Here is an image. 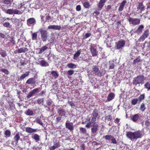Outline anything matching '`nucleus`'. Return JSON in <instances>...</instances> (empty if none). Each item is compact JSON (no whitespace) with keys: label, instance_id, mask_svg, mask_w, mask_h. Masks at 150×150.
<instances>
[{"label":"nucleus","instance_id":"ddd939ff","mask_svg":"<svg viewBox=\"0 0 150 150\" xmlns=\"http://www.w3.org/2000/svg\"><path fill=\"white\" fill-rule=\"evenodd\" d=\"M57 112L59 115L62 117H65L66 116V112L63 109H62L61 108H58L57 109Z\"/></svg>","mask_w":150,"mask_h":150},{"label":"nucleus","instance_id":"052dcab7","mask_svg":"<svg viewBox=\"0 0 150 150\" xmlns=\"http://www.w3.org/2000/svg\"><path fill=\"white\" fill-rule=\"evenodd\" d=\"M68 103L71 107H75V106L74 103L72 101H69Z\"/></svg>","mask_w":150,"mask_h":150},{"label":"nucleus","instance_id":"4be33fe9","mask_svg":"<svg viewBox=\"0 0 150 150\" xmlns=\"http://www.w3.org/2000/svg\"><path fill=\"white\" fill-rule=\"evenodd\" d=\"M127 1L125 0L123 1L120 4V5L118 8V11H122L123 10L125 4L126 3Z\"/></svg>","mask_w":150,"mask_h":150},{"label":"nucleus","instance_id":"6e6d98bb","mask_svg":"<svg viewBox=\"0 0 150 150\" xmlns=\"http://www.w3.org/2000/svg\"><path fill=\"white\" fill-rule=\"evenodd\" d=\"M96 117H94L93 116V117H92V119H91V123H94V122H96Z\"/></svg>","mask_w":150,"mask_h":150},{"label":"nucleus","instance_id":"338daca9","mask_svg":"<svg viewBox=\"0 0 150 150\" xmlns=\"http://www.w3.org/2000/svg\"><path fill=\"white\" fill-rule=\"evenodd\" d=\"M0 37H1V38H5V35L3 34L0 33Z\"/></svg>","mask_w":150,"mask_h":150},{"label":"nucleus","instance_id":"58836bf2","mask_svg":"<svg viewBox=\"0 0 150 150\" xmlns=\"http://www.w3.org/2000/svg\"><path fill=\"white\" fill-rule=\"evenodd\" d=\"M37 103L38 104L40 105L41 104L42 105H43L44 98H42L38 99L37 100Z\"/></svg>","mask_w":150,"mask_h":150},{"label":"nucleus","instance_id":"f3484780","mask_svg":"<svg viewBox=\"0 0 150 150\" xmlns=\"http://www.w3.org/2000/svg\"><path fill=\"white\" fill-rule=\"evenodd\" d=\"M53 144V145L50 147V150H54L56 148L60 146V144L59 142H57V141H56V142L54 141Z\"/></svg>","mask_w":150,"mask_h":150},{"label":"nucleus","instance_id":"20e7f679","mask_svg":"<svg viewBox=\"0 0 150 150\" xmlns=\"http://www.w3.org/2000/svg\"><path fill=\"white\" fill-rule=\"evenodd\" d=\"M41 35V38L43 42H46L48 37V33L47 30L40 29L39 30Z\"/></svg>","mask_w":150,"mask_h":150},{"label":"nucleus","instance_id":"f03ea898","mask_svg":"<svg viewBox=\"0 0 150 150\" xmlns=\"http://www.w3.org/2000/svg\"><path fill=\"white\" fill-rule=\"evenodd\" d=\"M144 76L142 75H139L134 78L133 80V83L136 85L142 83V82L144 81Z\"/></svg>","mask_w":150,"mask_h":150},{"label":"nucleus","instance_id":"9d476101","mask_svg":"<svg viewBox=\"0 0 150 150\" xmlns=\"http://www.w3.org/2000/svg\"><path fill=\"white\" fill-rule=\"evenodd\" d=\"M36 20L33 18L28 19L27 21V23L29 26H33L36 23Z\"/></svg>","mask_w":150,"mask_h":150},{"label":"nucleus","instance_id":"72a5a7b5","mask_svg":"<svg viewBox=\"0 0 150 150\" xmlns=\"http://www.w3.org/2000/svg\"><path fill=\"white\" fill-rule=\"evenodd\" d=\"M93 116L97 117L98 115V111L97 109L94 110L92 113Z\"/></svg>","mask_w":150,"mask_h":150},{"label":"nucleus","instance_id":"7c9ffc66","mask_svg":"<svg viewBox=\"0 0 150 150\" xmlns=\"http://www.w3.org/2000/svg\"><path fill=\"white\" fill-rule=\"evenodd\" d=\"M30 73L29 71H27L25 72V74H24L21 76L20 77V79L22 80L24 79L25 77L28 76L29 75Z\"/></svg>","mask_w":150,"mask_h":150},{"label":"nucleus","instance_id":"4468645a","mask_svg":"<svg viewBox=\"0 0 150 150\" xmlns=\"http://www.w3.org/2000/svg\"><path fill=\"white\" fill-rule=\"evenodd\" d=\"M106 0H100L99 3L98 4V11L100 10L104 6L106 2Z\"/></svg>","mask_w":150,"mask_h":150},{"label":"nucleus","instance_id":"49530a36","mask_svg":"<svg viewBox=\"0 0 150 150\" xmlns=\"http://www.w3.org/2000/svg\"><path fill=\"white\" fill-rule=\"evenodd\" d=\"M112 119V116L110 115H109L108 116H106L105 117V120H107L108 121H110Z\"/></svg>","mask_w":150,"mask_h":150},{"label":"nucleus","instance_id":"f8f14e48","mask_svg":"<svg viewBox=\"0 0 150 150\" xmlns=\"http://www.w3.org/2000/svg\"><path fill=\"white\" fill-rule=\"evenodd\" d=\"M72 123L67 121L65 123V126L70 131H72L74 129V126Z\"/></svg>","mask_w":150,"mask_h":150},{"label":"nucleus","instance_id":"de8ad7c7","mask_svg":"<svg viewBox=\"0 0 150 150\" xmlns=\"http://www.w3.org/2000/svg\"><path fill=\"white\" fill-rule=\"evenodd\" d=\"M3 3L6 5H11V2L10 0H4Z\"/></svg>","mask_w":150,"mask_h":150},{"label":"nucleus","instance_id":"a211bd4d","mask_svg":"<svg viewBox=\"0 0 150 150\" xmlns=\"http://www.w3.org/2000/svg\"><path fill=\"white\" fill-rule=\"evenodd\" d=\"M141 116V115L139 114H136L131 117V119L134 122L138 120Z\"/></svg>","mask_w":150,"mask_h":150},{"label":"nucleus","instance_id":"37998d69","mask_svg":"<svg viewBox=\"0 0 150 150\" xmlns=\"http://www.w3.org/2000/svg\"><path fill=\"white\" fill-rule=\"evenodd\" d=\"M112 137L111 135H107L104 136V138L106 140H110Z\"/></svg>","mask_w":150,"mask_h":150},{"label":"nucleus","instance_id":"423d86ee","mask_svg":"<svg viewBox=\"0 0 150 150\" xmlns=\"http://www.w3.org/2000/svg\"><path fill=\"white\" fill-rule=\"evenodd\" d=\"M149 36V30L147 29L145 30L142 35L139 39L138 41L139 42L143 41L144 40L147 38Z\"/></svg>","mask_w":150,"mask_h":150},{"label":"nucleus","instance_id":"6e6552de","mask_svg":"<svg viewBox=\"0 0 150 150\" xmlns=\"http://www.w3.org/2000/svg\"><path fill=\"white\" fill-rule=\"evenodd\" d=\"M92 128L91 129V134L96 135L98 130V125L96 123H94L92 126Z\"/></svg>","mask_w":150,"mask_h":150},{"label":"nucleus","instance_id":"1a4fd4ad","mask_svg":"<svg viewBox=\"0 0 150 150\" xmlns=\"http://www.w3.org/2000/svg\"><path fill=\"white\" fill-rule=\"evenodd\" d=\"M96 48L95 45L93 44L91 46L90 50L93 56H97L98 52L96 50Z\"/></svg>","mask_w":150,"mask_h":150},{"label":"nucleus","instance_id":"dca6fc26","mask_svg":"<svg viewBox=\"0 0 150 150\" xmlns=\"http://www.w3.org/2000/svg\"><path fill=\"white\" fill-rule=\"evenodd\" d=\"M48 28L49 29L59 30H60L61 27L59 25H51L48 27Z\"/></svg>","mask_w":150,"mask_h":150},{"label":"nucleus","instance_id":"c756f323","mask_svg":"<svg viewBox=\"0 0 150 150\" xmlns=\"http://www.w3.org/2000/svg\"><path fill=\"white\" fill-rule=\"evenodd\" d=\"M42 116H40V118L37 117L35 120V121L40 125L43 126V123L41 120Z\"/></svg>","mask_w":150,"mask_h":150},{"label":"nucleus","instance_id":"9b49d317","mask_svg":"<svg viewBox=\"0 0 150 150\" xmlns=\"http://www.w3.org/2000/svg\"><path fill=\"white\" fill-rule=\"evenodd\" d=\"M92 69L96 74L99 76H101L103 75L102 73L99 70V68L97 66H93Z\"/></svg>","mask_w":150,"mask_h":150},{"label":"nucleus","instance_id":"774afa93","mask_svg":"<svg viewBox=\"0 0 150 150\" xmlns=\"http://www.w3.org/2000/svg\"><path fill=\"white\" fill-rule=\"evenodd\" d=\"M120 119L118 118H116L115 120V123H118L120 121Z\"/></svg>","mask_w":150,"mask_h":150},{"label":"nucleus","instance_id":"4d7b16f0","mask_svg":"<svg viewBox=\"0 0 150 150\" xmlns=\"http://www.w3.org/2000/svg\"><path fill=\"white\" fill-rule=\"evenodd\" d=\"M33 95V94L30 91L27 95L26 97L27 98H29Z\"/></svg>","mask_w":150,"mask_h":150},{"label":"nucleus","instance_id":"2eb2a0df","mask_svg":"<svg viewBox=\"0 0 150 150\" xmlns=\"http://www.w3.org/2000/svg\"><path fill=\"white\" fill-rule=\"evenodd\" d=\"M25 131L27 132L30 134L36 132L37 131V129L32 128L30 127H28L25 128Z\"/></svg>","mask_w":150,"mask_h":150},{"label":"nucleus","instance_id":"09e8293b","mask_svg":"<svg viewBox=\"0 0 150 150\" xmlns=\"http://www.w3.org/2000/svg\"><path fill=\"white\" fill-rule=\"evenodd\" d=\"M74 72V71L72 70H70L67 71V75L68 76H71L72 75Z\"/></svg>","mask_w":150,"mask_h":150},{"label":"nucleus","instance_id":"473e14b6","mask_svg":"<svg viewBox=\"0 0 150 150\" xmlns=\"http://www.w3.org/2000/svg\"><path fill=\"white\" fill-rule=\"evenodd\" d=\"M67 66L69 68L72 69H74L76 67V65L72 63L68 64L67 65Z\"/></svg>","mask_w":150,"mask_h":150},{"label":"nucleus","instance_id":"ea45409f","mask_svg":"<svg viewBox=\"0 0 150 150\" xmlns=\"http://www.w3.org/2000/svg\"><path fill=\"white\" fill-rule=\"evenodd\" d=\"M145 95L144 94H142L138 98V99L139 100V103H140V102L144 99V98Z\"/></svg>","mask_w":150,"mask_h":150},{"label":"nucleus","instance_id":"a18cd8bd","mask_svg":"<svg viewBox=\"0 0 150 150\" xmlns=\"http://www.w3.org/2000/svg\"><path fill=\"white\" fill-rule=\"evenodd\" d=\"M146 109L145 105L144 103H142L140 107V110L142 112H144Z\"/></svg>","mask_w":150,"mask_h":150},{"label":"nucleus","instance_id":"a19ab883","mask_svg":"<svg viewBox=\"0 0 150 150\" xmlns=\"http://www.w3.org/2000/svg\"><path fill=\"white\" fill-rule=\"evenodd\" d=\"M32 39L33 40H35L37 39V34L36 33H32Z\"/></svg>","mask_w":150,"mask_h":150},{"label":"nucleus","instance_id":"6ab92c4d","mask_svg":"<svg viewBox=\"0 0 150 150\" xmlns=\"http://www.w3.org/2000/svg\"><path fill=\"white\" fill-rule=\"evenodd\" d=\"M144 28V26L143 25H140L136 30V33L138 34L141 33L142 32V30Z\"/></svg>","mask_w":150,"mask_h":150},{"label":"nucleus","instance_id":"7ed1b4c3","mask_svg":"<svg viewBox=\"0 0 150 150\" xmlns=\"http://www.w3.org/2000/svg\"><path fill=\"white\" fill-rule=\"evenodd\" d=\"M130 25L135 26L140 24V20L138 18H134L129 17L127 19Z\"/></svg>","mask_w":150,"mask_h":150},{"label":"nucleus","instance_id":"cd10ccee","mask_svg":"<svg viewBox=\"0 0 150 150\" xmlns=\"http://www.w3.org/2000/svg\"><path fill=\"white\" fill-rule=\"evenodd\" d=\"M82 3L84 7L85 8H88L90 6V3L86 0L83 1Z\"/></svg>","mask_w":150,"mask_h":150},{"label":"nucleus","instance_id":"c85d7f7f","mask_svg":"<svg viewBox=\"0 0 150 150\" xmlns=\"http://www.w3.org/2000/svg\"><path fill=\"white\" fill-rule=\"evenodd\" d=\"M25 113L27 115L32 116L33 114V111L32 110L30 109H28L25 111Z\"/></svg>","mask_w":150,"mask_h":150},{"label":"nucleus","instance_id":"5fc2aeb1","mask_svg":"<svg viewBox=\"0 0 150 150\" xmlns=\"http://www.w3.org/2000/svg\"><path fill=\"white\" fill-rule=\"evenodd\" d=\"M112 141V143L114 144H117V142L115 139L114 137H112V138L110 140Z\"/></svg>","mask_w":150,"mask_h":150},{"label":"nucleus","instance_id":"bf43d9fd","mask_svg":"<svg viewBox=\"0 0 150 150\" xmlns=\"http://www.w3.org/2000/svg\"><path fill=\"white\" fill-rule=\"evenodd\" d=\"M10 25V23L8 22H6L3 24V26L5 27H8Z\"/></svg>","mask_w":150,"mask_h":150},{"label":"nucleus","instance_id":"603ef678","mask_svg":"<svg viewBox=\"0 0 150 150\" xmlns=\"http://www.w3.org/2000/svg\"><path fill=\"white\" fill-rule=\"evenodd\" d=\"M1 71L3 72H4L6 74H8L9 73V72L7 69H2Z\"/></svg>","mask_w":150,"mask_h":150},{"label":"nucleus","instance_id":"0e129e2a","mask_svg":"<svg viewBox=\"0 0 150 150\" xmlns=\"http://www.w3.org/2000/svg\"><path fill=\"white\" fill-rule=\"evenodd\" d=\"M91 123V122L88 123L86 126V127L89 128L90 127Z\"/></svg>","mask_w":150,"mask_h":150},{"label":"nucleus","instance_id":"e2e57ef3","mask_svg":"<svg viewBox=\"0 0 150 150\" xmlns=\"http://www.w3.org/2000/svg\"><path fill=\"white\" fill-rule=\"evenodd\" d=\"M91 34L90 33H86L85 35V38H88L90 37L91 36Z\"/></svg>","mask_w":150,"mask_h":150},{"label":"nucleus","instance_id":"f257e3e1","mask_svg":"<svg viewBox=\"0 0 150 150\" xmlns=\"http://www.w3.org/2000/svg\"><path fill=\"white\" fill-rule=\"evenodd\" d=\"M127 137L132 141L136 140L138 138H141L143 136L142 132L139 130L134 132H126Z\"/></svg>","mask_w":150,"mask_h":150},{"label":"nucleus","instance_id":"aec40b11","mask_svg":"<svg viewBox=\"0 0 150 150\" xmlns=\"http://www.w3.org/2000/svg\"><path fill=\"white\" fill-rule=\"evenodd\" d=\"M137 8L141 11H143L145 9V6L143 5L142 2L139 3Z\"/></svg>","mask_w":150,"mask_h":150},{"label":"nucleus","instance_id":"393cba45","mask_svg":"<svg viewBox=\"0 0 150 150\" xmlns=\"http://www.w3.org/2000/svg\"><path fill=\"white\" fill-rule=\"evenodd\" d=\"M48 44L46 45L45 46H43L40 49V51L38 52L39 54H41L45 50H47L48 47L47 46Z\"/></svg>","mask_w":150,"mask_h":150},{"label":"nucleus","instance_id":"f704fd0d","mask_svg":"<svg viewBox=\"0 0 150 150\" xmlns=\"http://www.w3.org/2000/svg\"><path fill=\"white\" fill-rule=\"evenodd\" d=\"M32 138L34 139L36 142H38L40 139L39 136L37 134H34Z\"/></svg>","mask_w":150,"mask_h":150},{"label":"nucleus","instance_id":"8fccbe9b","mask_svg":"<svg viewBox=\"0 0 150 150\" xmlns=\"http://www.w3.org/2000/svg\"><path fill=\"white\" fill-rule=\"evenodd\" d=\"M56 121L57 122H58L62 119V116H60L59 115H56Z\"/></svg>","mask_w":150,"mask_h":150},{"label":"nucleus","instance_id":"412c9836","mask_svg":"<svg viewBox=\"0 0 150 150\" xmlns=\"http://www.w3.org/2000/svg\"><path fill=\"white\" fill-rule=\"evenodd\" d=\"M115 97V95L112 93H110L108 96L106 101L109 102L113 99Z\"/></svg>","mask_w":150,"mask_h":150},{"label":"nucleus","instance_id":"e433bc0d","mask_svg":"<svg viewBox=\"0 0 150 150\" xmlns=\"http://www.w3.org/2000/svg\"><path fill=\"white\" fill-rule=\"evenodd\" d=\"M138 102L139 103V100L137 98H134L133 99L131 102L132 104L133 105H135Z\"/></svg>","mask_w":150,"mask_h":150},{"label":"nucleus","instance_id":"2f4dec72","mask_svg":"<svg viewBox=\"0 0 150 150\" xmlns=\"http://www.w3.org/2000/svg\"><path fill=\"white\" fill-rule=\"evenodd\" d=\"M81 51L80 50H78L74 54V56L73 59H74L76 60L77 59V58L80 55V54L81 53Z\"/></svg>","mask_w":150,"mask_h":150},{"label":"nucleus","instance_id":"13d9d810","mask_svg":"<svg viewBox=\"0 0 150 150\" xmlns=\"http://www.w3.org/2000/svg\"><path fill=\"white\" fill-rule=\"evenodd\" d=\"M52 103V102L51 100H48L47 101V105L50 106L51 105Z\"/></svg>","mask_w":150,"mask_h":150},{"label":"nucleus","instance_id":"bb28decb","mask_svg":"<svg viewBox=\"0 0 150 150\" xmlns=\"http://www.w3.org/2000/svg\"><path fill=\"white\" fill-rule=\"evenodd\" d=\"M22 135V134L19 133H18L15 135L14 139L16 143H18V140L20 139V136Z\"/></svg>","mask_w":150,"mask_h":150},{"label":"nucleus","instance_id":"a878e982","mask_svg":"<svg viewBox=\"0 0 150 150\" xmlns=\"http://www.w3.org/2000/svg\"><path fill=\"white\" fill-rule=\"evenodd\" d=\"M40 65L41 66L43 67H46L49 66L48 63L44 60H42L40 62Z\"/></svg>","mask_w":150,"mask_h":150},{"label":"nucleus","instance_id":"680f3d73","mask_svg":"<svg viewBox=\"0 0 150 150\" xmlns=\"http://www.w3.org/2000/svg\"><path fill=\"white\" fill-rule=\"evenodd\" d=\"M81 6L80 5H77L76 7V9L77 11H79L81 10Z\"/></svg>","mask_w":150,"mask_h":150},{"label":"nucleus","instance_id":"39448f33","mask_svg":"<svg viewBox=\"0 0 150 150\" xmlns=\"http://www.w3.org/2000/svg\"><path fill=\"white\" fill-rule=\"evenodd\" d=\"M5 12L9 15H12L13 14H15L20 15L22 14V13L20 11L16 9H8L5 10Z\"/></svg>","mask_w":150,"mask_h":150},{"label":"nucleus","instance_id":"79ce46f5","mask_svg":"<svg viewBox=\"0 0 150 150\" xmlns=\"http://www.w3.org/2000/svg\"><path fill=\"white\" fill-rule=\"evenodd\" d=\"M80 131L84 134H86L87 133L86 129L84 128H80Z\"/></svg>","mask_w":150,"mask_h":150},{"label":"nucleus","instance_id":"0eeeda50","mask_svg":"<svg viewBox=\"0 0 150 150\" xmlns=\"http://www.w3.org/2000/svg\"><path fill=\"white\" fill-rule=\"evenodd\" d=\"M125 45V41L124 40H121L116 43V48L117 49L122 48L124 47Z\"/></svg>","mask_w":150,"mask_h":150},{"label":"nucleus","instance_id":"69168bd1","mask_svg":"<svg viewBox=\"0 0 150 150\" xmlns=\"http://www.w3.org/2000/svg\"><path fill=\"white\" fill-rule=\"evenodd\" d=\"M6 55V52H3L1 54V56L3 57H5Z\"/></svg>","mask_w":150,"mask_h":150},{"label":"nucleus","instance_id":"c03bdc74","mask_svg":"<svg viewBox=\"0 0 150 150\" xmlns=\"http://www.w3.org/2000/svg\"><path fill=\"white\" fill-rule=\"evenodd\" d=\"M4 134L6 137H9L11 135V133L9 130H7L5 131Z\"/></svg>","mask_w":150,"mask_h":150},{"label":"nucleus","instance_id":"5701e85b","mask_svg":"<svg viewBox=\"0 0 150 150\" xmlns=\"http://www.w3.org/2000/svg\"><path fill=\"white\" fill-rule=\"evenodd\" d=\"M28 51V50L25 47H22L18 49L17 51V52L18 53H21L22 52H25Z\"/></svg>","mask_w":150,"mask_h":150},{"label":"nucleus","instance_id":"c9c22d12","mask_svg":"<svg viewBox=\"0 0 150 150\" xmlns=\"http://www.w3.org/2000/svg\"><path fill=\"white\" fill-rule=\"evenodd\" d=\"M51 74L52 76L55 78H57L59 74L56 71H52L51 72Z\"/></svg>","mask_w":150,"mask_h":150},{"label":"nucleus","instance_id":"864d4df0","mask_svg":"<svg viewBox=\"0 0 150 150\" xmlns=\"http://www.w3.org/2000/svg\"><path fill=\"white\" fill-rule=\"evenodd\" d=\"M140 61V59L139 58H137L134 59L133 61V64H135L139 62Z\"/></svg>","mask_w":150,"mask_h":150},{"label":"nucleus","instance_id":"3c124183","mask_svg":"<svg viewBox=\"0 0 150 150\" xmlns=\"http://www.w3.org/2000/svg\"><path fill=\"white\" fill-rule=\"evenodd\" d=\"M145 88L147 89L148 90L150 89V84L149 83H146L144 85Z\"/></svg>","mask_w":150,"mask_h":150},{"label":"nucleus","instance_id":"4c0bfd02","mask_svg":"<svg viewBox=\"0 0 150 150\" xmlns=\"http://www.w3.org/2000/svg\"><path fill=\"white\" fill-rule=\"evenodd\" d=\"M40 90H39V89L38 88H36L35 89H34L32 91H31L32 93L33 94V95H35L36 93H38L39 91H40Z\"/></svg>","mask_w":150,"mask_h":150},{"label":"nucleus","instance_id":"b1692460","mask_svg":"<svg viewBox=\"0 0 150 150\" xmlns=\"http://www.w3.org/2000/svg\"><path fill=\"white\" fill-rule=\"evenodd\" d=\"M35 79L34 78H29L26 81V83L28 84H34L35 83Z\"/></svg>","mask_w":150,"mask_h":150}]
</instances>
